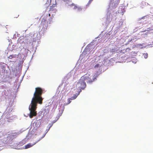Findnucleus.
<instances>
[{
  "label": "nucleus",
  "instance_id": "obj_22",
  "mask_svg": "<svg viewBox=\"0 0 153 153\" xmlns=\"http://www.w3.org/2000/svg\"><path fill=\"white\" fill-rule=\"evenodd\" d=\"M92 0V1H93V0Z\"/></svg>",
  "mask_w": 153,
  "mask_h": 153
},
{
  "label": "nucleus",
  "instance_id": "obj_19",
  "mask_svg": "<svg viewBox=\"0 0 153 153\" xmlns=\"http://www.w3.org/2000/svg\"><path fill=\"white\" fill-rule=\"evenodd\" d=\"M48 15H49V16H50V14H48Z\"/></svg>",
  "mask_w": 153,
  "mask_h": 153
},
{
  "label": "nucleus",
  "instance_id": "obj_1",
  "mask_svg": "<svg viewBox=\"0 0 153 153\" xmlns=\"http://www.w3.org/2000/svg\"><path fill=\"white\" fill-rule=\"evenodd\" d=\"M43 90L40 87L35 88V91L33 94V97L31 100L32 102L42 104V103L43 98L42 95L43 93Z\"/></svg>",
  "mask_w": 153,
  "mask_h": 153
},
{
  "label": "nucleus",
  "instance_id": "obj_21",
  "mask_svg": "<svg viewBox=\"0 0 153 153\" xmlns=\"http://www.w3.org/2000/svg\"><path fill=\"white\" fill-rule=\"evenodd\" d=\"M52 125L50 126V127H51V126H52Z\"/></svg>",
  "mask_w": 153,
  "mask_h": 153
},
{
  "label": "nucleus",
  "instance_id": "obj_13",
  "mask_svg": "<svg viewBox=\"0 0 153 153\" xmlns=\"http://www.w3.org/2000/svg\"><path fill=\"white\" fill-rule=\"evenodd\" d=\"M116 51V48H112L110 50V52H114Z\"/></svg>",
  "mask_w": 153,
  "mask_h": 153
},
{
  "label": "nucleus",
  "instance_id": "obj_2",
  "mask_svg": "<svg viewBox=\"0 0 153 153\" xmlns=\"http://www.w3.org/2000/svg\"><path fill=\"white\" fill-rule=\"evenodd\" d=\"M37 103L31 102V103L30 105L29 110L30 111V114L29 115V117L31 118L34 116H36L37 115V113L36 111L37 108Z\"/></svg>",
  "mask_w": 153,
  "mask_h": 153
},
{
  "label": "nucleus",
  "instance_id": "obj_8",
  "mask_svg": "<svg viewBox=\"0 0 153 153\" xmlns=\"http://www.w3.org/2000/svg\"><path fill=\"white\" fill-rule=\"evenodd\" d=\"M71 7H73V9L74 10L76 9L77 7V6L76 5L74 4V3H72L70 5Z\"/></svg>",
  "mask_w": 153,
  "mask_h": 153
},
{
  "label": "nucleus",
  "instance_id": "obj_20",
  "mask_svg": "<svg viewBox=\"0 0 153 153\" xmlns=\"http://www.w3.org/2000/svg\"><path fill=\"white\" fill-rule=\"evenodd\" d=\"M49 1V0H47V1Z\"/></svg>",
  "mask_w": 153,
  "mask_h": 153
},
{
  "label": "nucleus",
  "instance_id": "obj_11",
  "mask_svg": "<svg viewBox=\"0 0 153 153\" xmlns=\"http://www.w3.org/2000/svg\"><path fill=\"white\" fill-rule=\"evenodd\" d=\"M77 95H75L74 96L71 97V98L70 99L71 100H74L77 97Z\"/></svg>",
  "mask_w": 153,
  "mask_h": 153
},
{
  "label": "nucleus",
  "instance_id": "obj_3",
  "mask_svg": "<svg viewBox=\"0 0 153 153\" xmlns=\"http://www.w3.org/2000/svg\"><path fill=\"white\" fill-rule=\"evenodd\" d=\"M86 84L85 82V81L83 78L81 77L79 80L76 85V88H79V90L77 95H78L79 94L80 92H81L82 89L84 90L86 88Z\"/></svg>",
  "mask_w": 153,
  "mask_h": 153
},
{
  "label": "nucleus",
  "instance_id": "obj_7",
  "mask_svg": "<svg viewBox=\"0 0 153 153\" xmlns=\"http://www.w3.org/2000/svg\"><path fill=\"white\" fill-rule=\"evenodd\" d=\"M56 4H53L51 6H50V10H53L54 9H56Z\"/></svg>",
  "mask_w": 153,
  "mask_h": 153
},
{
  "label": "nucleus",
  "instance_id": "obj_10",
  "mask_svg": "<svg viewBox=\"0 0 153 153\" xmlns=\"http://www.w3.org/2000/svg\"><path fill=\"white\" fill-rule=\"evenodd\" d=\"M77 9L78 11H80L82 10V8L81 7L77 6Z\"/></svg>",
  "mask_w": 153,
  "mask_h": 153
},
{
  "label": "nucleus",
  "instance_id": "obj_4",
  "mask_svg": "<svg viewBox=\"0 0 153 153\" xmlns=\"http://www.w3.org/2000/svg\"><path fill=\"white\" fill-rule=\"evenodd\" d=\"M82 77L85 81H86L87 83H92L96 79V77L94 75L91 76L89 74H88V73L82 76Z\"/></svg>",
  "mask_w": 153,
  "mask_h": 153
},
{
  "label": "nucleus",
  "instance_id": "obj_9",
  "mask_svg": "<svg viewBox=\"0 0 153 153\" xmlns=\"http://www.w3.org/2000/svg\"><path fill=\"white\" fill-rule=\"evenodd\" d=\"M146 3L145 1H143L141 2V7L143 8L144 6L146 5Z\"/></svg>",
  "mask_w": 153,
  "mask_h": 153
},
{
  "label": "nucleus",
  "instance_id": "obj_16",
  "mask_svg": "<svg viewBox=\"0 0 153 153\" xmlns=\"http://www.w3.org/2000/svg\"><path fill=\"white\" fill-rule=\"evenodd\" d=\"M144 57H145L146 58L147 57H148V55H147V54H146V56H144Z\"/></svg>",
  "mask_w": 153,
  "mask_h": 153
},
{
  "label": "nucleus",
  "instance_id": "obj_14",
  "mask_svg": "<svg viewBox=\"0 0 153 153\" xmlns=\"http://www.w3.org/2000/svg\"><path fill=\"white\" fill-rule=\"evenodd\" d=\"M92 1V0H89L87 4L88 5H89L91 3Z\"/></svg>",
  "mask_w": 153,
  "mask_h": 153
},
{
  "label": "nucleus",
  "instance_id": "obj_12",
  "mask_svg": "<svg viewBox=\"0 0 153 153\" xmlns=\"http://www.w3.org/2000/svg\"><path fill=\"white\" fill-rule=\"evenodd\" d=\"M15 55V56L13 55H10L9 56L8 58L10 59H12V58L16 57V55Z\"/></svg>",
  "mask_w": 153,
  "mask_h": 153
},
{
  "label": "nucleus",
  "instance_id": "obj_17",
  "mask_svg": "<svg viewBox=\"0 0 153 153\" xmlns=\"http://www.w3.org/2000/svg\"><path fill=\"white\" fill-rule=\"evenodd\" d=\"M71 102V101L70 100H69V101H68V104L70 103Z\"/></svg>",
  "mask_w": 153,
  "mask_h": 153
},
{
  "label": "nucleus",
  "instance_id": "obj_18",
  "mask_svg": "<svg viewBox=\"0 0 153 153\" xmlns=\"http://www.w3.org/2000/svg\"><path fill=\"white\" fill-rule=\"evenodd\" d=\"M63 1H66L68 0H62Z\"/></svg>",
  "mask_w": 153,
  "mask_h": 153
},
{
  "label": "nucleus",
  "instance_id": "obj_15",
  "mask_svg": "<svg viewBox=\"0 0 153 153\" xmlns=\"http://www.w3.org/2000/svg\"><path fill=\"white\" fill-rule=\"evenodd\" d=\"M49 23H50L51 22L52 20V19L51 18H50L49 19Z\"/></svg>",
  "mask_w": 153,
  "mask_h": 153
},
{
  "label": "nucleus",
  "instance_id": "obj_5",
  "mask_svg": "<svg viewBox=\"0 0 153 153\" xmlns=\"http://www.w3.org/2000/svg\"><path fill=\"white\" fill-rule=\"evenodd\" d=\"M48 21L47 20V18L45 16L42 19L40 26L44 29L46 28L48 26Z\"/></svg>",
  "mask_w": 153,
  "mask_h": 153
},
{
  "label": "nucleus",
  "instance_id": "obj_6",
  "mask_svg": "<svg viewBox=\"0 0 153 153\" xmlns=\"http://www.w3.org/2000/svg\"><path fill=\"white\" fill-rule=\"evenodd\" d=\"M45 134H44L43 136L42 137H41L39 139V140H38L36 142H35L33 144H31V143H28V144H27L25 146V149H28V148H29L30 147H32L37 142H38V141H40L41 139H42L45 136Z\"/></svg>",
  "mask_w": 153,
  "mask_h": 153
}]
</instances>
